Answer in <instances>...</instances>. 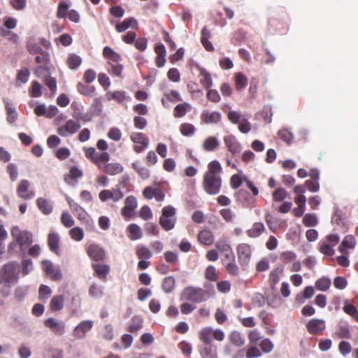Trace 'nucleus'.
Returning a JSON list of instances; mask_svg holds the SVG:
<instances>
[{
    "instance_id": "nucleus-36",
    "label": "nucleus",
    "mask_w": 358,
    "mask_h": 358,
    "mask_svg": "<svg viewBox=\"0 0 358 358\" xmlns=\"http://www.w3.org/2000/svg\"><path fill=\"white\" fill-rule=\"evenodd\" d=\"M77 90L78 92L83 95L86 96H94L96 94V89L94 86L87 85L81 82H79L77 84Z\"/></svg>"
},
{
    "instance_id": "nucleus-27",
    "label": "nucleus",
    "mask_w": 358,
    "mask_h": 358,
    "mask_svg": "<svg viewBox=\"0 0 358 358\" xmlns=\"http://www.w3.org/2000/svg\"><path fill=\"white\" fill-rule=\"evenodd\" d=\"M138 22L134 17L125 18L122 22L117 23L115 26V30L119 32H123L129 27H136Z\"/></svg>"
},
{
    "instance_id": "nucleus-63",
    "label": "nucleus",
    "mask_w": 358,
    "mask_h": 358,
    "mask_svg": "<svg viewBox=\"0 0 358 358\" xmlns=\"http://www.w3.org/2000/svg\"><path fill=\"white\" fill-rule=\"evenodd\" d=\"M69 10V5L64 2V1H61L59 2V5H58V8H57V17L58 18H65L66 17L68 16V11Z\"/></svg>"
},
{
    "instance_id": "nucleus-38",
    "label": "nucleus",
    "mask_w": 358,
    "mask_h": 358,
    "mask_svg": "<svg viewBox=\"0 0 358 358\" xmlns=\"http://www.w3.org/2000/svg\"><path fill=\"white\" fill-rule=\"evenodd\" d=\"M64 296L57 295L52 297L50 303V309L52 312L61 310L64 307Z\"/></svg>"
},
{
    "instance_id": "nucleus-52",
    "label": "nucleus",
    "mask_w": 358,
    "mask_h": 358,
    "mask_svg": "<svg viewBox=\"0 0 358 358\" xmlns=\"http://www.w3.org/2000/svg\"><path fill=\"white\" fill-rule=\"evenodd\" d=\"M131 166L142 179L145 180L150 177L149 170L145 166H140L138 162L132 163Z\"/></svg>"
},
{
    "instance_id": "nucleus-5",
    "label": "nucleus",
    "mask_w": 358,
    "mask_h": 358,
    "mask_svg": "<svg viewBox=\"0 0 358 358\" xmlns=\"http://www.w3.org/2000/svg\"><path fill=\"white\" fill-rule=\"evenodd\" d=\"M180 299L194 303H201L207 299V293L201 287H187L182 290Z\"/></svg>"
},
{
    "instance_id": "nucleus-35",
    "label": "nucleus",
    "mask_w": 358,
    "mask_h": 358,
    "mask_svg": "<svg viewBox=\"0 0 358 358\" xmlns=\"http://www.w3.org/2000/svg\"><path fill=\"white\" fill-rule=\"evenodd\" d=\"M59 237L56 233H50L48 237V245L50 250L55 254H59Z\"/></svg>"
},
{
    "instance_id": "nucleus-64",
    "label": "nucleus",
    "mask_w": 358,
    "mask_h": 358,
    "mask_svg": "<svg viewBox=\"0 0 358 358\" xmlns=\"http://www.w3.org/2000/svg\"><path fill=\"white\" fill-rule=\"evenodd\" d=\"M303 224L306 227H314L317 224V217L314 214H306L303 218Z\"/></svg>"
},
{
    "instance_id": "nucleus-50",
    "label": "nucleus",
    "mask_w": 358,
    "mask_h": 358,
    "mask_svg": "<svg viewBox=\"0 0 358 358\" xmlns=\"http://www.w3.org/2000/svg\"><path fill=\"white\" fill-rule=\"evenodd\" d=\"M143 327V319L138 316H134L131 319V322L128 327V331L131 333H136Z\"/></svg>"
},
{
    "instance_id": "nucleus-9",
    "label": "nucleus",
    "mask_w": 358,
    "mask_h": 358,
    "mask_svg": "<svg viewBox=\"0 0 358 358\" xmlns=\"http://www.w3.org/2000/svg\"><path fill=\"white\" fill-rule=\"evenodd\" d=\"M74 119L67 120L62 126L57 129V134L63 137L76 134L80 128V124Z\"/></svg>"
},
{
    "instance_id": "nucleus-47",
    "label": "nucleus",
    "mask_w": 358,
    "mask_h": 358,
    "mask_svg": "<svg viewBox=\"0 0 358 358\" xmlns=\"http://www.w3.org/2000/svg\"><path fill=\"white\" fill-rule=\"evenodd\" d=\"M66 63L69 69L75 70L80 66L82 59L76 54H71L69 56Z\"/></svg>"
},
{
    "instance_id": "nucleus-32",
    "label": "nucleus",
    "mask_w": 358,
    "mask_h": 358,
    "mask_svg": "<svg viewBox=\"0 0 358 358\" xmlns=\"http://www.w3.org/2000/svg\"><path fill=\"white\" fill-rule=\"evenodd\" d=\"M265 230L264 225L262 222H255L252 227L247 230L246 234L250 238L259 237Z\"/></svg>"
},
{
    "instance_id": "nucleus-61",
    "label": "nucleus",
    "mask_w": 358,
    "mask_h": 358,
    "mask_svg": "<svg viewBox=\"0 0 358 358\" xmlns=\"http://www.w3.org/2000/svg\"><path fill=\"white\" fill-rule=\"evenodd\" d=\"M331 285V280L328 278H321L315 282V287L318 290L327 291Z\"/></svg>"
},
{
    "instance_id": "nucleus-14",
    "label": "nucleus",
    "mask_w": 358,
    "mask_h": 358,
    "mask_svg": "<svg viewBox=\"0 0 358 358\" xmlns=\"http://www.w3.org/2000/svg\"><path fill=\"white\" fill-rule=\"evenodd\" d=\"M42 268L45 274L52 280H60L62 279V273L59 268H57L54 266L52 263L48 260H43L42 262Z\"/></svg>"
},
{
    "instance_id": "nucleus-15",
    "label": "nucleus",
    "mask_w": 358,
    "mask_h": 358,
    "mask_svg": "<svg viewBox=\"0 0 358 358\" xmlns=\"http://www.w3.org/2000/svg\"><path fill=\"white\" fill-rule=\"evenodd\" d=\"M44 325L55 335L62 336L65 332V324L64 322H59L54 317L46 319L44 321Z\"/></svg>"
},
{
    "instance_id": "nucleus-34",
    "label": "nucleus",
    "mask_w": 358,
    "mask_h": 358,
    "mask_svg": "<svg viewBox=\"0 0 358 358\" xmlns=\"http://www.w3.org/2000/svg\"><path fill=\"white\" fill-rule=\"evenodd\" d=\"M199 70L201 84L206 89H209L213 85V80L210 73L203 68H199Z\"/></svg>"
},
{
    "instance_id": "nucleus-25",
    "label": "nucleus",
    "mask_w": 358,
    "mask_h": 358,
    "mask_svg": "<svg viewBox=\"0 0 358 358\" xmlns=\"http://www.w3.org/2000/svg\"><path fill=\"white\" fill-rule=\"evenodd\" d=\"M102 54H103V57L107 60V63H109V62L115 63V62H121L122 61L121 55L119 53L116 52L110 47H108V46L104 47Z\"/></svg>"
},
{
    "instance_id": "nucleus-62",
    "label": "nucleus",
    "mask_w": 358,
    "mask_h": 358,
    "mask_svg": "<svg viewBox=\"0 0 358 358\" xmlns=\"http://www.w3.org/2000/svg\"><path fill=\"white\" fill-rule=\"evenodd\" d=\"M52 293L51 289L45 285H41L38 289V297L41 301H46Z\"/></svg>"
},
{
    "instance_id": "nucleus-29",
    "label": "nucleus",
    "mask_w": 358,
    "mask_h": 358,
    "mask_svg": "<svg viewBox=\"0 0 358 358\" xmlns=\"http://www.w3.org/2000/svg\"><path fill=\"white\" fill-rule=\"evenodd\" d=\"M198 240L203 245H210L214 242V236L210 230L204 229L199 233Z\"/></svg>"
},
{
    "instance_id": "nucleus-55",
    "label": "nucleus",
    "mask_w": 358,
    "mask_h": 358,
    "mask_svg": "<svg viewBox=\"0 0 358 358\" xmlns=\"http://www.w3.org/2000/svg\"><path fill=\"white\" fill-rule=\"evenodd\" d=\"M224 266L229 275L232 276H236L238 275L239 268L236 263V260L224 262Z\"/></svg>"
},
{
    "instance_id": "nucleus-46",
    "label": "nucleus",
    "mask_w": 358,
    "mask_h": 358,
    "mask_svg": "<svg viewBox=\"0 0 358 358\" xmlns=\"http://www.w3.org/2000/svg\"><path fill=\"white\" fill-rule=\"evenodd\" d=\"M5 103V108L7 111V121L12 124L15 122L17 118V114L15 110V108L11 106L8 101H3Z\"/></svg>"
},
{
    "instance_id": "nucleus-60",
    "label": "nucleus",
    "mask_w": 358,
    "mask_h": 358,
    "mask_svg": "<svg viewBox=\"0 0 358 358\" xmlns=\"http://www.w3.org/2000/svg\"><path fill=\"white\" fill-rule=\"evenodd\" d=\"M215 246L217 250L221 253H224L232 250L226 238L219 239Z\"/></svg>"
},
{
    "instance_id": "nucleus-12",
    "label": "nucleus",
    "mask_w": 358,
    "mask_h": 358,
    "mask_svg": "<svg viewBox=\"0 0 358 358\" xmlns=\"http://www.w3.org/2000/svg\"><path fill=\"white\" fill-rule=\"evenodd\" d=\"M308 332L312 335H322L326 329L325 321L322 319H312L306 325Z\"/></svg>"
},
{
    "instance_id": "nucleus-4",
    "label": "nucleus",
    "mask_w": 358,
    "mask_h": 358,
    "mask_svg": "<svg viewBox=\"0 0 358 358\" xmlns=\"http://www.w3.org/2000/svg\"><path fill=\"white\" fill-rule=\"evenodd\" d=\"M176 210L172 206H164L162 210V215L159 223L165 231H170L175 227L176 223Z\"/></svg>"
},
{
    "instance_id": "nucleus-10",
    "label": "nucleus",
    "mask_w": 358,
    "mask_h": 358,
    "mask_svg": "<svg viewBox=\"0 0 358 358\" xmlns=\"http://www.w3.org/2000/svg\"><path fill=\"white\" fill-rule=\"evenodd\" d=\"M12 236L20 247L27 246L32 243V235L28 231H21L17 227L13 228Z\"/></svg>"
},
{
    "instance_id": "nucleus-26",
    "label": "nucleus",
    "mask_w": 358,
    "mask_h": 358,
    "mask_svg": "<svg viewBox=\"0 0 358 358\" xmlns=\"http://www.w3.org/2000/svg\"><path fill=\"white\" fill-rule=\"evenodd\" d=\"M201 43L204 48L209 52L213 51L214 47L213 44L209 41V39L211 37L210 30L206 27H204L201 30Z\"/></svg>"
},
{
    "instance_id": "nucleus-19",
    "label": "nucleus",
    "mask_w": 358,
    "mask_h": 358,
    "mask_svg": "<svg viewBox=\"0 0 358 358\" xmlns=\"http://www.w3.org/2000/svg\"><path fill=\"white\" fill-rule=\"evenodd\" d=\"M73 109L72 117L78 122H90L92 117L87 113H83V110L80 108L78 102L73 101L71 105Z\"/></svg>"
},
{
    "instance_id": "nucleus-49",
    "label": "nucleus",
    "mask_w": 358,
    "mask_h": 358,
    "mask_svg": "<svg viewBox=\"0 0 358 358\" xmlns=\"http://www.w3.org/2000/svg\"><path fill=\"white\" fill-rule=\"evenodd\" d=\"M248 85V78L242 73L235 74V87L237 90H241Z\"/></svg>"
},
{
    "instance_id": "nucleus-39",
    "label": "nucleus",
    "mask_w": 358,
    "mask_h": 358,
    "mask_svg": "<svg viewBox=\"0 0 358 358\" xmlns=\"http://www.w3.org/2000/svg\"><path fill=\"white\" fill-rule=\"evenodd\" d=\"M334 338H350L351 334L348 325L339 324L336 331L333 334Z\"/></svg>"
},
{
    "instance_id": "nucleus-37",
    "label": "nucleus",
    "mask_w": 358,
    "mask_h": 358,
    "mask_svg": "<svg viewBox=\"0 0 358 358\" xmlns=\"http://www.w3.org/2000/svg\"><path fill=\"white\" fill-rule=\"evenodd\" d=\"M107 71L113 76L122 77L123 66L120 64V62H109L107 63Z\"/></svg>"
},
{
    "instance_id": "nucleus-20",
    "label": "nucleus",
    "mask_w": 358,
    "mask_h": 358,
    "mask_svg": "<svg viewBox=\"0 0 358 358\" xmlns=\"http://www.w3.org/2000/svg\"><path fill=\"white\" fill-rule=\"evenodd\" d=\"M224 142L229 152L233 155L241 152V145L234 136L229 135L224 136Z\"/></svg>"
},
{
    "instance_id": "nucleus-24",
    "label": "nucleus",
    "mask_w": 358,
    "mask_h": 358,
    "mask_svg": "<svg viewBox=\"0 0 358 358\" xmlns=\"http://www.w3.org/2000/svg\"><path fill=\"white\" fill-rule=\"evenodd\" d=\"M29 185L30 183L28 180H21L17 188V195L25 200L31 199L34 196V192L28 190Z\"/></svg>"
},
{
    "instance_id": "nucleus-45",
    "label": "nucleus",
    "mask_w": 358,
    "mask_h": 358,
    "mask_svg": "<svg viewBox=\"0 0 358 358\" xmlns=\"http://www.w3.org/2000/svg\"><path fill=\"white\" fill-rule=\"evenodd\" d=\"M318 249L322 254L326 256L331 257L334 254V247L327 241H324L322 240L319 243Z\"/></svg>"
},
{
    "instance_id": "nucleus-43",
    "label": "nucleus",
    "mask_w": 358,
    "mask_h": 358,
    "mask_svg": "<svg viewBox=\"0 0 358 358\" xmlns=\"http://www.w3.org/2000/svg\"><path fill=\"white\" fill-rule=\"evenodd\" d=\"M176 287V280L173 276H168L164 278L162 287L164 292L169 294L173 291Z\"/></svg>"
},
{
    "instance_id": "nucleus-33",
    "label": "nucleus",
    "mask_w": 358,
    "mask_h": 358,
    "mask_svg": "<svg viewBox=\"0 0 358 358\" xmlns=\"http://www.w3.org/2000/svg\"><path fill=\"white\" fill-rule=\"evenodd\" d=\"M192 110V106L188 103H182L178 104L173 109V116L176 118L184 117L187 113Z\"/></svg>"
},
{
    "instance_id": "nucleus-11",
    "label": "nucleus",
    "mask_w": 358,
    "mask_h": 358,
    "mask_svg": "<svg viewBox=\"0 0 358 358\" xmlns=\"http://www.w3.org/2000/svg\"><path fill=\"white\" fill-rule=\"evenodd\" d=\"M137 200L134 196H129L124 200V206L121 214L125 220H129L134 216V211L137 208Z\"/></svg>"
},
{
    "instance_id": "nucleus-51",
    "label": "nucleus",
    "mask_w": 358,
    "mask_h": 358,
    "mask_svg": "<svg viewBox=\"0 0 358 358\" xmlns=\"http://www.w3.org/2000/svg\"><path fill=\"white\" fill-rule=\"evenodd\" d=\"M103 294V287L92 283L89 288V295L93 298H99Z\"/></svg>"
},
{
    "instance_id": "nucleus-1",
    "label": "nucleus",
    "mask_w": 358,
    "mask_h": 358,
    "mask_svg": "<svg viewBox=\"0 0 358 358\" xmlns=\"http://www.w3.org/2000/svg\"><path fill=\"white\" fill-rule=\"evenodd\" d=\"M199 340L203 343L199 352L202 358H217V347L213 343L212 339L223 341L225 338L224 332L220 329H213L210 327L202 328L198 334Z\"/></svg>"
},
{
    "instance_id": "nucleus-7",
    "label": "nucleus",
    "mask_w": 358,
    "mask_h": 358,
    "mask_svg": "<svg viewBox=\"0 0 358 358\" xmlns=\"http://www.w3.org/2000/svg\"><path fill=\"white\" fill-rule=\"evenodd\" d=\"M85 156L90 159L97 167L100 166L101 162H108L110 160V155L106 152L97 153L94 148H85Z\"/></svg>"
},
{
    "instance_id": "nucleus-40",
    "label": "nucleus",
    "mask_w": 358,
    "mask_h": 358,
    "mask_svg": "<svg viewBox=\"0 0 358 358\" xmlns=\"http://www.w3.org/2000/svg\"><path fill=\"white\" fill-rule=\"evenodd\" d=\"M131 141L136 144L144 145V147L149 146V139L146 135L141 132L132 133L130 136Z\"/></svg>"
},
{
    "instance_id": "nucleus-58",
    "label": "nucleus",
    "mask_w": 358,
    "mask_h": 358,
    "mask_svg": "<svg viewBox=\"0 0 358 358\" xmlns=\"http://www.w3.org/2000/svg\"><path fill=\"white\" fill-rule=\"evenodd\" d=\"M196 129L194 126L190 123H182L180 126V131L185 136H190L194 134Z\"/></svg>"
},
{
    "instance_id": "nucleus-30",
    "label": "nucleus",
    "mask_w": 358,
    "mask_h": 358,
    "mask_svg": "<svg viewBox=\"0 0 358 358\" xmlns=\"http://www.w3.org/2000/svg\"><path fill=\"white\" fill-rule=\"evenodd\" d=\"M229 340L232 345L238 348L242 347L245 344L243 336L238 331H232L229 335Z\"/></svg>"
},
{
    "instance_id": "nucleus-54",
    "label": "nucleus",
    "mask_w": 358,
    "mask_h": 358,
    "mask_svg": "<svg viewBox=\"0 0 358 358\" xmlns=\"http://www.w3.org/2000/svg\"><path fill=\"white\" fill-rule=\"evenodd\" d=\"M60 220L62 224L66 228H71L75 224L73 217L67 211H64L62 213Z\"/></svg>"
},
{
    "instance_id": "nucleus-31",
    "label": "nucleus",
    "mask_w": 358,
    "mask_h": 358,
    "mask_svg": "<svg viewBox=\"0 0 358 358\" xmlns=\"http://www.w3.org/2000/svg\"><path fill=\"white\" fill-rule=\"evenodd\" d=\"M36 205L38 209L44 215H49L52 212L53 207L50 202L42 197L38 198L36 200Z\"/></svg>"
},
{
    "instance_id": "nucleus-42",
    "label": "nucleus",
    "mask_w": 358,
    "mask_h": 358,
    "mask_svg": "<svg viewBox=\"0 0 358 358\" xmlns=\"http://www.w3.org/2000/svg\"><path fill=\"white\" fill-rule=\"evenodd\" d=\"M282 272L283 268L280 267H276L270 272L268 282L272 288L275 287V285L279 282L280 275L282 273Z\"/></svg>"
},
{
    "instance_id": "nucleus-2",
    "label": "nucleus",
    "mask_w": 358,
    "mask_h": 358,
    "mask_svg": "<svg viewBox=\"0 0 358 358\" xmlns=\"http://www.w3.org/2000/svg\"><path fill=\"white\" fill-rule=\"evenodd\" d=\"M222 168L218 161L213 160L208 164L202 181L203 189L208 194L215 195L220 192L222 184Z\"/></svg>"
},
{
    "instance_id": "nucleus-28",
    "label": "nucleus",
    "mask_w": 358,
    "mask_h": 358,
    "mask_svg": "<svg viewBox=\"0 0 358 358\" xmlns=\"http://www.w3.org/2000/svg\"><path fill=\"white\" fill-rule=\"evenodd\" d=\"M128 237L131 241L138 240L142 238L143 233L141 227L136 224H131L127 228Z\"/></svg>"
},
{
    "instance_id": "nucleus-18",
    "label": "nucleus",
    "mask_w": 358,
    "mask_h": 358,
    "mask_svg": "<svg viewBox=\"0 0 358 358\" xmlns=\"http://www.w3.org/2000/svg\"><path fill=\"white\" fill-rule=\"evenodd\" d=\"M98 168L103 172L111 176L120 174L124 170V167L120 163L117 162H101V164Z\"/></svg>"
},
{
    "instance_id": "nucleus-17",
    "label": "nucleus",
    "mask_w": 358,
    "mask_h": 358,
    "mask_svg": "<svg viewBox=\"0 0 358 358\" xmlns=\"http://www.w3.org/2000/svg\"><path fill=\"white\" fill-rule=\"evenodd\" d=\"M94 322L92 320H84L80 322L73 329V335L78 339L84 338L86 333L93 327Z\"/></svg>"
},
{
    "instance_id": "nucleus-3",
    "label": "nucleus",
    "mask_w": 358,
    "mask_h": 358,
    "mask_svg": "<svg viewBox=\"0 0 358 358\" xmlns=\"http://www.w3.org/2000/svg\"><path fill=\"white\" fill-rule=\"evenodd\" d=\"M66 200L73 213L76 216L80 222L86 227L91 228L94 226V222L86 210L73 200L69 196H66Z\"/></svg>"
},
{
    "instance_id": "nucleus-23",
    "label": "nucleus",
    "mask_w": 358,
    "mask_h": 358,
    "mask_svg": "<svg viewBox=\"0 0 358 358\" xmlns=\"http://www.w3.org/2000/svg\"><path fill=\"white\" fill-rule=\"evenodd\" d=\"M357 244L355 238L352 235H347L338 246V251L344 255H349L348 249L353 250Z\"/></svg>"
},
{
    "instance_id": "nucleus-21",
    "label": "nucleus",
    "mask_w": 358,
    "mask_h": 358,
    "mask_svg": "<svg viewBox=\"0 0 358 358\" xmlns=\"http://www.w3.org/2000/svg\"><path fill=\"white\" fill-rule=\"evenodd\" d=\"M222 119V115L218 111L210 112L208 110H203L201 114V120L207 124H217Z\"/></svg>"
},
{
    "instance_id": "nucleus-56",
    "label": "nucleus",
    "mask_w": 358,
    "mask_h": 358,
    "mask_svg": "<svg viewBox=\"0 0 358 358\" xmlns=\"http://www.w3.org/2000/svg\"><path fill=\"white\" fill-rule=\"evenodd\" d=\"M70 237L75 241H81L84 238L83 230L78 227H73L69 230Z\"/></svg>"
},
{
    "instance_id": "nucleus-48",
    "label": "nucleus",
    "mask_w": 358,
    "mask_h": 358,
    "mask_svg": "<svg viewBox=\"0 0 358 358\" xmlns=\"http://www.w3.org/2000/svg\"><path fill=\"white\" fill-rule=\"evenodd\" d=\"M219 145L218 140L213 136L208 137L203 143V148L206 151H213Z\"/></svg>"
},
{
    "instance_id": "nucleus-41",
    "label": "nucleus",
    "mask_w": 358,
    "mask_h": 358,
    "mask_svg": "<svg viewBox=\"0 0 358 358\" xmlns=\"http://www.w3.org/2000/svg\"><path fill=\"white\" fill-rule=\"evenodd\" d=\"M106 98L108 101L115 100L117 103H121L125 100L126 95L123 91H109L106 94Z\"/></svg>"
},
{
    "instance_id": "nucleus-6",
    "label": "nucleus",
    "mask_w": 358,
    "mask_h": 358,
    "mask_svg": "<svg viewBox=\"0 0 358 358\" xmlns=\"http://www.w3.org/2000/svg\"><path fill=\"white\" fill-rule=\"evenodd\" d=\"M17 280L15 266L13 263H8L2 266L0 271V285L10 288L13 283Z\"/></svg>"
},
{
    "instance_id": "nucleus-16",
    "label": "nucleus",
    "mask_w": 358,
    "mask_h": 358,
    "mask_svg": "<svg viewBox=\"0 0 358 358\" xmlns=\"http://www.w3.org/2000/svg\"><path fill=\"white\" fill-rule=\"evenodd\" d=\"M87 255L94 262H102L106 259L105 250L96 244H91L87 248Z\"/></svg>"
},
{
    "instance_id": "nucleus-8",
    "label": "nucleus",
    "mask_w": 358,
    "mask_h": 358,
    "mask_svg": "<svg viewBox=\"0 0 358 358\" xmlns=\"http://www.w3.org/2000/svg\"><path fill=\"white\" fill-rule=\"evenodd\" d=\"M238 260L241 266L249 264L252 256L251 245L248 243H240L237 245Z\"/></svg>"
},
{
    "instance_id": "nucleus-22",
    "label": "nucleus",
    "mask_w": 358,
    "mask_h": 358,
    "mask_svg": "<svg viewBox=\"0 0 358 358\" xmlns=\"http://www.w3.org/2000/svg\"><path fill=\"white\" fill-rule=\"evenodd\" d=\"M92 268L96 276L103 282L107 281V275L110 273V268L106 264H92Z\"/></svg>"
},
{
    "instance_id": "nucleus-53",
    "label": "nucleus",
    "mask_w": 358,
    "mask_h": 358,
    "mask_svg": "<svg viewBox=\"0 0 358 358\" xmlns=\"http://www.w3.org/2000/svg\"><path fill=\"white\" fill-rule=\"evenodd\" d=\"M278 136L288 145L291 144L294 140L293 134L287 129L278 131Z\"/></svg>"
},
{
    "instance_id": "nucleus-59",
    "label": "nucleus",
    "mask_w": 358,
    "mask_h": 358,
    "mask_svg": "<svg viewBox=\"0 0 358 358\" xmlns=\"http://www.w3.org/2000/svg\"><path fill=\"white\" fill-rule=\"evenodd\" d=\"M205 278L209 281H217L218 279V275L216 271V268L214 266L209 265L205 270Z\"/></svg>"
},
{
    "instance_id": "nucleus-13",
    "label": "nucleus",
    "mask_w": 358,
    "mask_h": 358,
    "mask_svg": "<svg viewBox=\"0 0 358 358\" xmlns=\"http://www.w3.org/2000/svg\"><path fill=\"white\" fill-rule=\"evenodd\" d=\"M124 196L123 192L119 189H103L99 192V197L102 202L112 199L114 202L121 200Z\"/></svg>"
},
{
    "instance_id": "nucleus-57",
    "label": "nucleus",
    "mask_w": 358,
    "mask_h": 358,
    "mask_svg": "<svg viewBox=\"0 0 358 358\" xmlns=\"http://www.w3.org/2000/svg\"><path fill=\"white\" fill-rule=\"evenodd\" d=\"M29 96L34 98H38L41 96V85L38 81H32L29 88Z\"/></svg>"
},
{
    "instance_id": "nucleus-44",
    "label": "nucleus",
    "mask_w": 358,
    "mask_h": 358,
    "mask_svg": "<svg viewBox=\"0 0 358 358\" xmlns=\"http://www.w3.org/2000/svg\"><path fill=\"white\" fill-rule=\"evenodd\" d=\"M136 255L139 259H149L152 257L150 250L141 245L136 247Z\"/></svg>"
}]
</instances>
